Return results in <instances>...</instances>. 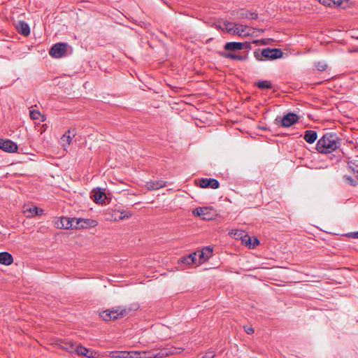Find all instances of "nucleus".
<instances>
[{
	"mask_svg": "<svg viewBox=\"0 0 358 358\" xmlns=\"http://www.w3.org/2000/svg\"><path fill=\"white\" fill-rule=\"evenodd\" d=\"M341 145L340 139L336 134H324L317 143L316 150L320 153H331L337 150Z\"/></svg>",
	"mask_w": 358,
	"mask_h": 358,
	"instance_id": "nucleus-1",
	"label": "nucleus"
},
{
	"mask_svg": "<svg viewBox=\"0 0 358 358\" xmlns=\"http://www.w3.org/2000/svg\"><path fill=\"white\" fill-rule=\"evenodd\" d=\"M283 52L278 48H264L262 50H257L254 56L258 61L273 60L282 57Z\"/></svg>",
	"mask_w": 358,
	"mask_h": 358,
	"instance_id": "nucleus-2",
	"label": "nucleus"
},
{
	"mask_svg": "<svg viewBox=\"0 0 358 358\" xmlns=\"http://www.w3.org/2000/svg\"><path fill=\"white\" fill-rule=\"evenodd\" d=\"M128 313L127 310L122 307H116L110 310L103 311L100 314V317L104 321L115 320L118 318L124 317Z\"/></svg>",
	"mask_w": 358,
	"mask_h": 358,
	"instance_id": "nucleus-3",
	"label": "nucleus"
},
{
	"mask_svg": "<svg viewBox=\"0 0 358 358\" xmlns=\"http://www.w3.org/2000/svg\"><path fill=\"white\" fill-rule=\"evenodd\" d=\"M69 45L66 43H57L49 50V54L53 58L59 59L67 55Z\"/></svg>",
	"mask_w": 358,
	"mask_h": 358,
	"instance_id": "nucleus-4",
	"label": "nucleus"
},
{
	"mask_svg": "<svg viewBox=\"0 0 358 358\" xmlns=\"http://www.w3.org/2000/svg\"><path fill=\"white\" fill-rule=\"evenodd\" d=\"M253 33V28L237 23H234L233 29H231V34L238 35L239 36H248L252 35Z\"/></svg>",
	"mask_w": 358,
	"mask_h": 358,
	"instance_id": "nucleus-5",
	"label": "nucleus"
},
{
	"mask_svg": "<svg viewBox=\"0 0 358 358\" xmlns=\"http://www.w3.org/2000/svg\"><path fill=\"white\" fill-rule=\"evenodd\" d=\"M55 225L59 229H78V227L76 223V217H61L60 220L56 221Z\"/></svg>",
	"mask_w": 358,
	"mask_h": 358,
	"instance_id": "nucleus-6",
	"label": "nucleus"
},
{
	"mask_svg": "<svg viewBox=\"0 0 358 358\" xmlns=\"http://www.w3.org/2000/svg\"><path fill=\"white\" fill-rule=\"evenodd\" d=\"M30 117L34 120L45 121V117L38 110H31L29 112ZM35 129L39 134H42L45 131V124H41L40 122H35Z\"/></svg>",
	"mask_w": 358,
	"mask_h": 358,
	"instance_id": "nucleus-7",
	"label": "nucleus"
},
{
	"mask_svg": "<svg viewBox=\"0 0 358 358\" xmlns=\"http://www.w3.org/2000/svg\"><path fill=\"white\" fill-rule=\"evenodd\" d=\"M299 120L298 116L292 113H289L287 115H284L282 117H277L275 120V122H277L280 121L281 122V125L283 127H289L296 123Z\"/></svg>",
	"mask_w": 358,
	"mask_h": 358,
	"instance_id": "nucleus-8",
	"label": "nucleus"
},
{
	"mask_svg": "<svg viewBox=\"0 0 358 358\" xmlns=\"http://www.w3.org/2000/svg\"><path fill=\"white\" fill-rule=\"evenodd\" d=\"M251 45L248 42H229L224 45V50L229 52H235L243 49H250Z\"/></svg>",
	"mask_w": 358,
	"mask_h": 358,
	"instance_id": "nucleus-9",
	"label": "nucleus"
},
{
	"mask_svg": "<svg viewBox=\"0 0 358 358\" xmlns=\"http://www.w3.org/2000/svg\"><path fill=\"white\" fill-rule=\"evenodd\" d=\"M0 149L7 152H15L17 150V145L10 140L0 138Z\"/></svg>",
	"mask_w": 358,
	"mask_h": 358,
	"instance_id": "nucleus-10",
	"label": "nucleus"
},
{
	"mask_svg": "<svg viewBox=\"0 0 358 358\" xmlns=\"http://www.w3.org/2000/svg\"><path fill=\"white\" fill-rule=\"evenodd\" d=\"M199 185L201 188L217 189L220 183L214 178H201L199 180Z\"/></svg>",
	"mask_w": 358,
	"mask_h": 358,
	"instance_id": "nucleus-11",
	"label": "nucleus"
},
{
	"mask_svg": "<svg viewBox=\"0 0 358 358\" xmlns=\"http://www.w3.org/2000/svg\"><path fill=\"white\" fill-rule=\"evenodd\" d=\"M57 345L59 347L66 352H69L70 353H75L76 352L78 345L75 343H73L71 341H59Z\"/></svg>",
	"mask_w": 358,
	"mask_h": 358,
	"instance_id": "nucleus-12",
	"label": "nucleus"
},
{
	"mask_svg": "<svg viewBox=\"0 0 358 358\" xmlns=\"http://www.w3.org/2000/svg\"><path fill=\"white\" fill-rule=\"evenodd\" d=\"M155 350V358H163L169 356L170 355L178 353L177 348L173 346L157 349Z\"/></svg>",
	"mask_w": 358,
	"mask_h": 358,
	"instance_id": "nucleus-13",
	"label": "nucleus"
},
{
	"mask_svg": "<svg viewBox=\"0 0 358 358\" xmlns=\"http://www.w3.org/2000/svg\"><path fill=\"white\" fill-rule=\"evenodd\" d=\"M198 259V264H200L207 261L213 254V248L210 247L204 248L201 250L196 251Z\"/></svg>",
	"mask_w": 358,
	"mask_h": 358,
	"instance_id": "nucleus-14",
	"label": "nucleus"
},
{
	"mask_svg": "<svg viewBox=\"0 0 358 358\" xmlns=\"http://www.w3.org/2000/svg\"><path fill=\"white\" fill-rule=\"evenodd\" d=\"M91 198L94 200L96 203H103L105 202L107 196L106 194L101 191V189H93L92 192Z\"/></svg>",
	"mask_w": 358,
	"mask_h": 358,
	"instance_id": "nucleus-15",
	"label": "nucleus"
},
{
	"mask_svg": "<svg viewBox=\"0 0 358 358\" xmlns=\"http://www.w3.org/2000/svg\"><path fill=\"white\" fill-rule=\"evenodd\" d=\"M76 132L74 129H69L61 137L60 143L64 149H66V148L70 145L72 140V136H74Z\"/></svg>",
	"mask_w": 358,
	"mask_h": 358,
	"instance_id": "nucleus-16",
	"label": "nucleus"
},
{
	"mask_svg": "<svg viewBox=\"0 0 358 358\" xmlns=\"http://www.w3.org/2000/svg\"><path fill=\"white\" fill-rule=\"evenodd\" d=\"M78 355H83L87 358H96V352L83 347V345H78L76 352Z\"/></svg>",
	"mask_w": 358,
	"mask_h": 358,
	"instance_id": "nucleus-17",
	"label": "nucleus"
},
{
	"mask_svg": "<svg viewBox=\"0 0 358 358\" xmlns=\"http://www.w3.org/2000/svg\"><path fill=\"white\" fill-rule=\"evenodd\" d=\"M76 223L78 227V229L87 227H95L97 224V222L96 220L83 218H76Z\"/></svg>",
	"mask_w": 358,
	"mask_h": 358,
	"instance_id": "nucleus-18",
	"label": "nucleus"
},
{
	"mask_svg": "<svg viewBox=\"0 0 358 358\" xmlns=\"http://www.w3.org/2000/svg\"><path fill=\"white\" fill-rule=\"evenodd\" d=\"M15 27L21 35L27 36L30 34V28L29 24L24 21L20 20L15 25Z\"/></svg>",
	"mask_w": 358,
	"mask_h": 358,
	"instance_id": "nucleus-19",
	"label": "nucleus"
},
{
	"mask_svg": "<svg viewBox=\"0 0 358 358\" xmlns=\"http://www.w3.org/2000/svg\"><path fill=\"white\" fill-rule=\"evenodd\" d=\"M166 186V182L162 180H150L146 182L145 187L148 190H156Z\"/></svg>",
	"mask_w": 358,
	"mask_h": 358,
	"instance_id": "nucleus-20",
	"label": "nucleus"
},
{
	"mask_svg": "<svg viewBox=\"0 0 358 358\" xmlns=\"http://www.w3.org/2000/svg\"><path fill=\"white\" fill-rule=\"evenodd\" d=\"M13 262V256L8 252H0V264L3 265H10Z\"/></svg>",
	"mask_w": 358,
	"mask_h": 358,
	"instance_id": "nucleus-21",
	"label": "nucleus"
},
{
	"mask_svg": "<svg viewBox=\"0 0 358 358\" xmlns=\"http://www.w3.org/2000/svg\"><path fill=\"white\" fill-rule=\"evenodd\" d=\"M134 356H131V358H155V350H152L149 351H143L141 352H135Z\"/></svg>",
	"mask_w": 358,
	"mask_h": 358,
	"instance_id": "nucleus-22",
	"label": "nucleus"
},
{
	"mask_svg": "<svg viewBox=\"0 0 358 358\" xmlns=\"http://www.w3.org/2000/svg\"><path fill=\"white\" fill-rule=\"evenodd\" d=\"M197 252H193L186 257H184L180 259V262L191 264H198V259H196Z\"/></svg>",
	"mask_w": 358,
	"mask_h": 358,
	"instance_id": "nucleus-23",
	"label": "nucleus"
},
{
	"mask_svg": "<svg viewBox=\"0 0 358 358\" xmlns=\"http://www.w3.org/2000/svg\"><path fill=\"white\" fill-rule=\"evenodd\" d=\"M317 138V134L313 130H306L304 133L303 138L308 143H314Z\"/></svg>",
	"mask_w": 358,
	"mask_h": 358,
	"instance_id": "nucleus-24",
	"label": "nucleus"
},
{
	"mask_svg": "<svg viewBox=\"0 0 358 358\" xmlns=\"http://www.w3.org/2000/svg\"><path fill=\"white\" fill-rule=\"evenodd\" d=\"M219 54L222 57L227 58V59H231L234 60L242 61V60H245L246 59L245 56H243V55H237V54H234V53H231V52H219Z\"/></svg>",
	"mask_w": 358,
	"mask_h": 358,
	"instance_id": "nucleus-25",
	"label": "nucleus"
},
{
	"mask_svg": "<svg viewBox=\"0 0 358 358\" xmlns=\"http://www.w3.org/2000/svg\"><path fill=\"white\" fill-rule=\"evenodd\" d=\"M203 209H206V211L203 212L201 218L204 220H211L214 218L216 213L215 211L210 207H203Z\"/></svg>",
	"mask_w": 358,
	"mask_h": 358,
	"instance_id": "nucleus-26",
	"label": "nucleus"
},
{
	"mask_svg": "<svg viewBox=\"0 0 358 358\" xmlns=\"http://www.w3.org/2000/svg\"><path fill=\"white\" fill-rule=\"evenodd\" d=\"M43 209L38 208L36 206L27 207L24 210V212H29L27 217L35 216V215H41L43 214Z\"/></svg>",
	"mask_w": 358,
	"mask_h": 358,
	"instance_id": "nucleus-27",
	"label": "nucleus"
},
{
	"mask_svg": "<svg viewBox=\"0 0 358 358\" xmlns=\"http://www.w3.org/2000/svg\"><path fill=\"white\" fill-rule=\"evenodd\" d=\"M243 242L245 244L246 246H248L250 248H254L259 243V241L257 238H254L252 241V238L248 235H245L244 236V238H243Z\"/></svg>",
	"mask_w": 358,
	"mask_h": 358,
	"instance_id": "nucleus-28",
	"label": "nucleus"
},
{
	"mask_svg": "<svg viewBox=\"0 0 358 358\" xmlns=\"http://www.w3.org/2000/svg\"><path fill=\"white\" fill-rule=\"evenodd\" d=\"M319 2L326 6H338L341 3V0H319Z\"/></svg>",
	"mask_w": 358,
	"mask_h": 358,
	"instance_id": "nucleus-29",
	"label": "nucleus"
},
{
	"mask_svg": "<svg viewBox=\"0 0 358 358\" xmlns=\"http://www.w3.org/2000/svg\"><path fill=\"white\" fill-rule=\"evenodd\" d=\"M255 86H257L259 89H271L272 88V85L270 81L268 80H261L255 83Z\"/></svg>",
	"mask_w": 358,
	"mask_h": 358,
	"instance_id": "nucleus-30",
	"label": "nucleus"
},
{
	"mask_svg": "<svg viewBox=\"0 0 358 358\" xmlns=\"http://www.w3.org/2000/svg\"><path fill=\"white\" fill-rule=\"evenodd\" d=\"M115 214H119L118 217H115V221L122 220L126 218L131 217L130 213H126L124 210H115Z\"/></svg>",
	"mask_w": 358,
	"mask_h": 358,
	"instance_id": "nucleus-31",
	"label": "nucleus"
},
{
	"mask_svg": "<svg viewBox=\"0 0 358 358\" xmlns=\"http://www.w3.org/2000/svg\"><path fill=\"white\" fill-rule=\"evenodd\" d=\"M257 14L255 13H251L248 10H246V11H243L241 13V17L242 19H244V18H249V19H257Z\"/></svg>",
	"mask_w": 358,
	"mask_h": 358,
	"instance_id": "nucleus-32",
	"label": "nucleus"
},
{
	"mask_svg": "<svg viewBox=\"0 0 358 358\" xmlns=\"http://www.w3.org/2000/svg\"><path fill=\"white\" fill-rule=\"evenodd\" d=\"M348 167L354 173H357L358 175V160L350 161L348 163Z\"/></svg>",
	"mask_w": 358,
	"mask_h": 358,
	"instance_id": "nucleus-33",
	"label": "nucleus"
},
{
	"mask_svg": "<svg viewBox=\"0 0 358 358\" xmlns=\"http://www.w3.org/2000/svg\"><path fill=\"white\" fill-rule=\"evenodd\" d=\"M315 66L320 71H324L327 69V64L323 61L316 62Z\"/></svg>",
	"mask_w": 358,
	"mask_h": 358,
	"instance_id": "nucleus-34",
	"label": "nucleus"
},
{
	"mask_svg": "<svg viewBox=\"0 0 358 358\" xmlns=\"http://www.w3.org/2000/svg\"><path fill=\"white\" fill-rule=\"evenodd\" d=\"M234 25V23H232L230 22H223L224 30H225L227 33L231 34V29H233Z\"/></svg>",
	"mask_w": 358,
	"mask_h": 358,
	"instance_id": "nucleus-35",
	"label": "nucleus"
},
{
	"mask_svg": "<svg viewBox=\"0 0 358 358\" xmlns=\"http://www.w3.org/2000/svg\"><path fill=\"white\" fill-rule=\"evenodd\" d=\"M352 2L349 0H341V3L338 5V6L341 7L343 9H345L348 7H350L352 5Z\"/></svg>",
	"mask_w": 358,
	"mask_h": 358,
	"instance_id": "nucleus-36",
	"label": "nucleus"
},
{
	"mask_svg": "<svg viewBox=\"0 0 358 358\" xmlns=\"http://www.w3.org/2000/svg\"><path fill=\"white\" fill-rule=\"evenodd\" d=\"M206 209H203V207H198L195 210H194L193 215H196V216H199V217H201L203 212L206 211Z\"/></svg>",
	"mask_w": 358,
	"mask_h": 358,
	"instance_id": "nucleus-37",
	"label": "nucleus"
},
{
	"mask_svg": "<svg viewBox=\"0 0 358 358\" xmlns=\"http://www.w3.org/2000/svg\"><path fill=\"white\" fill-rule=\"evenodd\" d=\"M212 27H215V29H221V30H223V31H224L223 23H222L221 22H214V23L212 24Z\"/></svg>",
	"mask_w": 358,
	"mask_h": 358,
	"instance_id": "nucleus-38",
	"label": "nucleus"
},
{
	"mask_svg": "<svg viewBox=\"0 0 358 358\" xmlns=\"http://www.w3.org/2000/svg\"><path fill=\"white\" fill-rule=\"evenodd\" d=\"M345 178L348 182H349L350 185L355 186L356 185V181L352 179L350 176H345Z\"/></svg>",
	"mask_w": 358,
	"mask_h": 358,
	"instance_id": "nucleus-39",
	"label": "nucleus"
},
{
	"mask_svg": "<svg viewBox=\"0 0 358 358\" xmlns=\"http://www.w3.org/2000/svg\"><path fill=\"white\" fill-rule=\"evenodd\" d=\"M215 357V352L213 351L207 352L203 358H213Z\"/></svg>",
	"mask_w": 358,
	"mask_h": 358,
	"instance_id": "nucleus-40",
	"label": "nucleus"
},
{
	"mask_svg": "<svg viewBox=\"0 0 358 358\" xmlns=\"http://www.w3.org/2000/svg\"><path fill=\"white\" fill-rule=\"evenodd\" d=\"M244 329H245V331L248 334H252L254 333V329L252 327H244Z\"/></svg>",
	"mask_w": 358,
	"mask_h": 358,
	"instance_id": "nucleus-41",
	"label": "nucleus"
},
{
	"mask_svg": "<svg viewBox=\"0 0 358 358\" xmlns=\"http://www.w3.org/2000/svg\"><path fill=\"white\" fill-rule=\"evenodd\" d=\"M349 236L352 237V238H358V231L357 232H354V233H350L349 234Z\"/></svg>",
	"mask_w": 358,
	"mask_h": 358,
	"instance_id": "nucleus-42",
	"label": "nucleus"
},
{
	"mask_svg": "<svg viewBox=\"0 0 358 358\" xmlns=\"http://www.w3.org/2000/svg\"><path fill=\"white\" fill-rule=\"evenodd\" d=\"M121 354H122V355H117L116 357H127V355H128L129 354V352H120Z\"/></svg>",
	"mask_w": 358,
	"mask_h": 358,
	"instance_id": "nucleus-43",
	"label": "nucleus"
},
{
	"mask_svg": "<svg viewBox=\"0 0 358 358\" xmlns=\"http://www.w3.org/2000/svg\"><path fill=\"white\" fill-rule=\"evenodd\" d=\"M118 215H119V214H115V210H114L113 213V215H112L113 220H115V217H118Z\"/></svg>",
	"mask_w": 358,
	"mask_h": 358,
	"instance_id": "nucleus-44",
	"label": "nucleus"
},
{
	"mask_svg": "<svg viewBox=\"0 0 358 358\" xmlns=\"http://www.w3.org/2000/svg\"><path fill=\"white\" fill-rule=\"evenodd\" d=\"M212 40H213L212 38L207 39L206 41V43H208L210 42V41H212Z\"/></svg>",
	"mask_w": 358,
	"mask_h": 358,
	"instance_id": "nucleus-45",
	"label": "nucleus"
},
{
	"mask_svg": "<svg viewBox=\"0 0 358 358\" xmlns=\"http://www.w3.org/2000/svg\"><path fill=\"white\" fill-rule=\"evenodd\" d=\"M357 179H358V175H357Z\"/></svg>",
	"mask_w": 358,
	"mask_h": 358,
	"instance_id": "nucleus-46",
	"label": "nucleus"
}]
</instances>
